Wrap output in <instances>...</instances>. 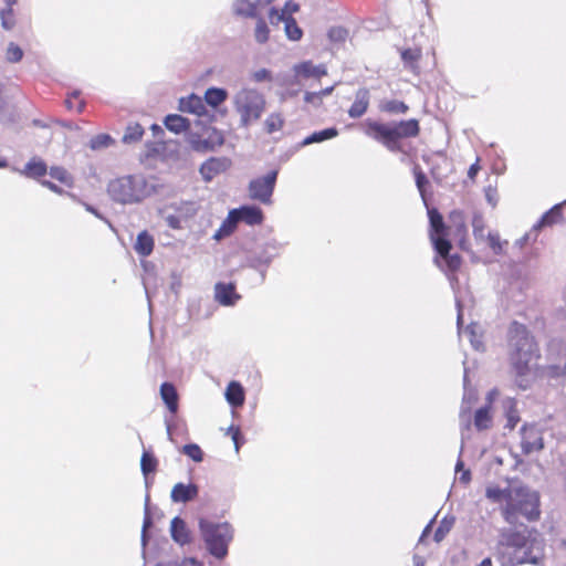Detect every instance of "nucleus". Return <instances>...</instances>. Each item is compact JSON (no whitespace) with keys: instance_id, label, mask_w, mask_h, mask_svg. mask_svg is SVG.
Listing matches in <instances>:
<instances>
[{"instance_id":"nucleus-1","label":"nucleus","mask_w":566,"mask_h":566,"mask_svg":"<svg viewBox=\"0 0 566 566\" xmlns=\"http://www.w3.org/2000/svg\"><path fill=\"white\" fill-rule=\"evenodd\" d=\"M515 318L506 331L507 356L516 373V381L523 389L528 387L523 377L528 373L531 360V332L527 324V308L514 312Z\"/></svg>"},{"instance_id":"nucleus-2","label":"nucleus","mask_w":566,"mask_h":566,"mask_svg":"<svg viewBox=\"0 0 566 566\" xmlns=\"http://www.w3.org/2000/svg\"><path fill=\"white\" fill-rule=\"evenodd\" d=\"M364 133L381 143L390 151H400V140L416 138L420 134V123L417 118L405 119L394 124H384L367 119L363 123Z\"/></svg>"},{"instance_id":"nucleus-3","label":"nucleus","mask_w":566,"mask_h":566,"mask_svg":"<svg viewBox=\"0 0 566 566\" xmlns=\"http://www.w3.org/2000/svg\"><path fill=\"white\" fill-rule=\"evenodd\" d=\"M199 530L207 549L214 557L222 559L228 554V546L233 537V530L227 522L213 523L201 518Z\"/></svg>"},{"instance_id":"nucleus-4","label":"nucleus","mask_w":566,"mask_h":566,"mask_svg":"<svg viewBox=\"0 0 566 566\" xmlns=\"http://www.w3.org/2000/svg\"><path fill=\"white\" fill-rule=\"evenodd\" d=\"M233 104L244 127L258 120L265 108L264 96L254 88L240 90L234 95Z\"/></svg>"},{"instance_id":"nucleus-5","label":"nucleus","mask_w":566,"mask_h":566,"mask_svg":"<svg viewBox=\"0 0 566 566\" xmlns=\"http://www.w3.org/2000/svg\"><path fill=\"white\" fill-rule=\"evenodd\" d=\"M107 192L119 203L139 202L146 197V182L133 176L119 177L108 184Z\"/></svg>"},{"instance_id":"nucleus-6","label":"nucleus","mask_w":566,"mask_h":566,"mask_svg":"<svg viewBox=\"0 0 566 566\" xmlns=\"http://www.w3.org/2000/svg\"><path fill=\"white\" fill-rule=\"evenodd\" d=\"M276 178L277 170H272L265 176L252 179L248 187L250 199L263 205H271Z\"/></svg>"},{"instance_id":"nucleus-7","label":"nucleus","mask_w":566,"mask_h":566,"mask_svg":"<svg viewBox=\"0 0 566 566\" xmlns=\"http://www.w3.org/2000/svg\"><path fill=\"white\" fill-rule=\"evenodd\" d=\"M436 252L446 263V270L449 272H457L462 264V259L459 254H451L452 244L448 239L437 238L436 245H433Z\"/></svg>"},{"instance_id":"nucleus-8","label":"nucleus","mask_w":566,"mask_h":566,"mask_svg":"<svg viewBox=\"0 0 566 566\" xmlns=\"http://www.w3.org/2000/svg\"><path fill=\"white\" fill-rule=\"evenodd\" d=\"M208 137L193 136L190 140L191 147L197 151L213 150L216 146L223 144V136L217 129L207 130Z\"/></svg>"},{"instance_id":"nucleus-9","label":"nucleus","mask_w":566,"mask_h":566,"mask_svg":"<svg viewBox=\"0 0 566 566\" xmlns=\"http://www.w3.org/2000/svg\"><path fill=\"white\" fill-rule=\"evenodd\" d=\"M428 216L430 220L429 237L432 244L436 245L437 238L448 239V228L443 222L441 213L437 209H430L428 211Z\"/></svg>"},{"instance_id":"nucleus-10","label":"nucleus","mask_w":566,"mask_h":566,"mask_svg":"<svg viewBox=\"0 0 566 566\" xmlns=\"http://www.w3.org/2000/svg\"><path fill=\"white\" fill-rule=\"evenodd\" d=\"M296 77L310 78L314 77L319 80L327 74L326 66L324 64L314 65L312 61H303L293 67Z\"/></svg>"},{"instance_id":"nucleus-11","label":"nucleus","mask_w":566,"mask_h":566,"mask_svg":"<svg viewBox=\"0 0 566 566\" xmlns=\"http://www.w3.org/2000/svg\"><path fill=\"white\" fill-rule=\"evenodd\" d=\"M370 103L369 91L365 87L359 88L355 94V99L348 108V116L350 118L361 117L368 109Z\"/></svg>"},{"instance_id":"nucleus-12","label":"nucleus","mask_w":566,"mask_h":566,"mask_svg":"<svg viewBox=\"0 0 566 566\" xmlns=\"http://www.w3.org/2000/svg\"><path fill=\"white\" fill-rule=\"evenodd\" d=\"M199 489L196 484L177 483L174 485L170 497L175 503H186L198 496Z\"/></svg>"},{"instance_id":"nucleus-13","label":"nucleus","mask_w":566,"mask_h":566,"mask_svg":"<svg viewBox=\"0 0 566 566\" xmlns=\"http://www.w3.org/2000/svg\"><path fill=\"white\" fill-rule=\"evenodd\" d=\"M262 4V0H256L254 2L250 0H237L233 3V13L238 17L256 19Z\"/></svg>"},{"instance_id":"nucleus-14","label":"nucleus","mask_w":566,"mask_h":566,"mask_svg":"<svg viewBox=\"0 0 566 566\" xmlns=\"http://www.w3.org/2000/svg\"><path fill=\"white\" fill-rule=\"evenodd\" d=\"M240 221L249 226L261 224L264 220L263 211L255 206H242L235 209Z\"/></svg>"},{"instance_id":"nucleus-15","label":"nucleus","mask_w":566,"mask_h":566,"mask_svg":"<svg viewBox=\"0 0 566 566\" xmlns=\"http://www.w3.org/2000/svg\"><path fill=\"white\" fill-rule=\"evenodd\" d=\"M229 166V163L226 159L220 158H210L206 160L201 167L200 172L205 180H212L218 174L224 171Z\"/></svg>"},{"instance_id":"nucleus-16","label":"nucleus","mask_w":566,"mask_h":566,"mask_svg":"<svg viewBox=\"0 0 566 566\" xmlns=\"http://www.w3.org/2000/svg\"><path fill=\"white\" fill-rule=\"evenodd\" d=\"M216 300L222 305H232L240 297L235 293V286L232 283H217L214 287Z\"/></svg>"},{"instance_id":"nucleus-17","label":"nucleus","mask_w":566,"mask_h":566,"mask_svg":"<svg viewBox=\"0 0 566 566\" xmlns=\"http://www.w3.org/2000/svg\"><path fill=\"white\" fill-rule=\"evenodd\" d=\"M179 109L185 113H191L198 116L207 113L205 101L195 94H191L187 98H181L179 103Z\"/></svg>"},{"instance_id":"nucleus-18","label":"nucleus","mask_w":566,"mask_h":566,"mask_svg":"<svg viewBox=\"0 0 566 566\" xmlns=\"http://www.w3.org/2000/svg\"><path fill=\"white\" fill-rule=\"evenodd\" d=\"M160 397L168 410L175 415L179 407V396L176 387L171 382H163L160 386Z\"/></svg>"},{"instance_id":"nucleus-19","label":"nucleus","mask_w":566,"mask_h":566,"mask_svg":"<svg viewBox=\"0 0 566 566\" xmlns=\"http://www.w3.org/2000/svg\"><path fill=\"white\" fill-rule=\"evenodd\" d=\"M48 172V166L45 161L39 157L31 158L24 168L21 170V174L28 178L40 179L44 177Z\"/></svg>"},{"instance_id":"nucleus-20","label":"nucleus","mask_w":566,"mask_h":566,"mask_svg":"<svg viewBox=\"0 0 566 566\" xmlns=\"http://www.w3.org/2000/svg\"><path fill=\"white\" fill-rule=\"evenodd\" d=\"M170 532L174 541L179 543L180 545L188 544L191 541L190 532L185 521L178 516L172 518Z\"/></svg>"},{"instance_id":"nucleus-21","label":"nucleus","mask_w":566,"mask_h":566,"mask_svg":"<svg viewBox=\"0 0 566 566\" xmlns=\"http://www.w3.org/2000/svg\"><path fill=\"white\" fill-rule=\"evenodd\" d=\"M300 10V6L290 0L286 1L283 9L280 11L276 8H271L269 11V19L272 24H279L282 20H285L287 17H292L293 13H296Z\"/></svg>"},{"instance_id":"nucleus-22","label":"nucleus","mask_w":566,"mask_h":566,"mask_svg":"<svg viewBox=\"0 0 566 566\" xmlns=\"http://www.w3.org/2000/svg\"><path fill=\"white\" fill-rule=\"evenodd\" d=\"M563 221L562 205L554 206L549 211L545 212L541 220L533 227L535 230H542Z\"/></svg>"},{"instance_id":"nucleus-23","label":"nucleus","mask_w":566,"mask_h":566,"mask_svg":"<svg viewBox=\"0 0 566 566\" xmlns=\"http://www.w3.org/2000/svg\"><path fill=\"white\" fill-rule=\"evenodd\" d=\"M226 398L233 407H240L244 403L245 395L243 387L238 381H231L226 390Z\"/></svg>"},{"instance_id":"nucleus-24","label":"nucleus","mask_w":566,"mask_h":566,"mask_svg":"<svg viewBox=\"0 0 566 566\" xmlns=\"http://www.w3.org/2000/svg\"><path fill=\"white\" fill-rule=\"evenodd\" d=\"M155 247L154 238L147 231H142L136 239L135 251L142 256L151 254Z\"/></svg>"},{"instance_id":"nucleus-25","label":"nucleus","mask_w":566,"mask_h":566,"mask_svg":"<svg viewBox=\"0 0 566 566\" xmlns=\"http://www.w3.org/2000/svg\"><path fill=\"white\" fill-rule=\"evenodd\" d=\"M165 126L168 130L179 134L188 130L190 124L189 120L181 115L170 114L165 118Z\"/></svg>"},{"instance_id":"nucleus-26","label":"nucleus","mask_w":566,"mask_h":566,"mask_svg":"<svg viewBox=\"0 0 566 566\" xmlns=\"http://www.w3.org/2000/svg\"><path fill=\"white\" fill-rule=\"evenodd\" d=\"M492 426L491 407L479 408L474 413V427L478 430H486Z\"/></svg>"},{"instance_id":"nucleus-27","label":"nucleus","mask_w":566,"mask_h":566,"mask_svg":"<svg viewBox=\"0 0 566 566\" xmlns=\"http://www.w3.org/2000/svg\"><path fill=\"white\" fill-rule=\"evenodd\" d=\"M228 97V93L223 88L210 87L205 93V104L217 107L222 104Z\"/></svg>"},{"instance_id":"nucleus-28","label":"nucleus","mask_w":566,"mask_h":566,"mask_svg":"<svg viewBox=\"0 0 566 566\" xmlns=\"http://www.w3.org/2000/svg\"><path fill=\"white\" fill-rule=\"evenodd\" d=\"M488 247L496 255L503 254L506 250L509 242L502 240L497 232H489L486 237Z\"/></svg>"},{"instance_id":"nucleus-29","label":"nucleus","mask_w":566,"mask_h":566,"mask_svg":"<svg viewBox=\"0 0 566 566\" xmlns=\"http://www.w3.org/2000/svg\"><path fill=\"white\" fill-rule=\"evenodd\" d=\"M485 495L492 502L501 503L509 501L512 494L510 489H501L497 485H490L486 489Z\"/></svg>"},{"instance_id":"nucleus-30","label":"nucleus","mask_w":566,"mask_h":566,"mask_svg":"<svg viewBox=\"0 0 566 566\" xmlns=\"http://www.w3.org/2000/svg\"><path fill=\"white\" fill-rule=\"evenodd\" d=\"M338 135V130L335 127L326 128L319 132H315L312 135L307 136L303 145H310L313 143H321L331 138H334Z\"/></svg>"},{"instance_id":"nucleus-31","label":"nucleus","mask_w":566,"mask_h":566,"mask_svg":"<svg viewBox=\"0 0 566 566\" xmlns=\"http://www.w3.org/2000/svg\"><path fill=\"white\" fill-rule=\"evenodd\" d=\"M380 111L388 114H406L409 111V106L398 99L386 101L380 104Z\"/></svg>"},{"instance_id":"nucleus-32","label":"nucleus","mask_w":566,"mask_h":566,"mask_svg":"<svg viewBox=\"0 0 566 566\" xmlns=\"http://www.w3.org/2000/svg\"><path fill=\"white\" fill-rule=\"evenodd\" d=\"M285 24L284 30L286 36L292 41H298L303 36V31L298 27L296 20L293 17H287L285 20H282Z\"/></svg>"},{"instance_id":"nucleus-33","label":"nucleus","mask_w":566,"mask_h":566,"mask_svg":"<svg viewBox=\"0 0 566 566\" xmlns=\"http://www.w3.org/2000/svg\"><path fill=\"white\" fill-rule=\"evenodd\" d=\"M144 136V128L140 124L134 123L127 126L126 132L123 136V142L130 144L139 142Z\"/></svg>"},{"instance_id":"nucleus-34","label":"nucleus","mask_w":566,"mask_h":566,"mask_svg":"<svg viewBox=\"0 0 566 566\" xmlns=\"http://www.w3.org/2000/svg\"><path fill=\"white\" fill-rule=\"evenodd\" d=\"M65 106L70 111L82 113L85 107V101L81 96L80 91H74L67 95L65 99Z\"/></svg>"},{"instance_id":"nucleus-35","label":"nucleus","mask_w":566,"mask_h":566,"mask_svg":"<svg viewBox=\"0 0 566 566\" xmlns=\"http://www.w3.org/2000/svg\"><path fill=\"white\" fill-rule=\"evenodd\" d=\"M256 19L258 20L254 29V38L258 43L264 44L270 39V28L268 27L263 18L258 17Z\"/></svg>"},{"instance_id":"nucleus-36","label":"nucleus","mask_w":566,"mask_h":566,"mask_svg":"<svg viewBox=\"0 0 566 566\" xmlns=\"http://www.w3.org/2000/svg\"><path fill=\"white\" fill-rule=\"evenodd\" d=\"M158 467L157 459L149 452H144L140 459V469L145 476L155 473Z\"/></svg>"},{"instance_id":"nucleus-37","label":"nucleus","mask_w":566,"mask_h":566,"mask_svg":"<svg viewBox=\"0 0 566 566\" xmlns=\"http://www.w3.org/2000/svg\"><path fill=\"white\" fill-rule=\"evenodd\" d=\"M49 172L53 179L57 180L62 185H64L66 187H72L73 178L65 168L59 167V166H53L50 168Z\"/></svg>"},{"instance_id":"nucleus-38","label":"nucleus","mask_w":566,"mask_h":566,"mask_svg":"<svg viewBox=\"0 0 566 566\" xmlns=\"http://www.w3.org/2000/svg\"><path fill=\"white\" fill-rule=\"evenodd\" d=\"M239 217L237 214V211L235 209H232L229 213H228V217L227 219L223 221V223L221 224L220 229H219V233L221 235H229L230 233H232L235 228H237V224L239 222Z\"/></svg>"},{"instance_id":"nucleus-39","label":"nucleus","mask_w":566,"mask_h":566,"mask_svg":"<svg viewBox=\"0 0 566 566\" xmlns=\"http://www.w3.org/2000/svg\"><path fill=\"white\" fill-rule=\"evenodd\" d=\"M0 19L1 27L7 31L12 30L17 23L14 11L11 8H3L0 11Z\"/></svg>"},{"instance_id":"nucleus-40","label":"nucleus","mask_w":566,"mask_h":566,"mask_svg":"<svg viewBox=\"0 0 566 566\" xmlns=\"http://www.w3.org/2000/svg\"><path fill=\"white\" fill-rule=\"evenodd\" d=\"M114 139L108 134H98L90 140V147L93 150L111 146Z\"/></svg>"},{"instance_id":"nucleus-41","label":"nucleus","mask_w":566,"mask_h":566,"mask_svg":"<svg viewBox=\"0 0 566 566\" xmlns=\"http://www.w3.org/2000/svg\"><path fill=\"white\" fill-rule=\"evenodd\" d=\"M542 376L547 378H558L566 375V358L563 364L552 365L541 370Z\"/></svg>"},{"instance_id":"nucleus-42","label":"nucleus","mask_w":566,"mask_h":566,"mask_svg":"<svg viewBox=\"0 0 566 566\" xmlns=\"http://www.w3.org/2000/svg\"><path fill=\"white\" fill-rule=\"evenodd\" d=\"M22 57H23L22 49L19 45H17L15 43L10 42L7 48V51H6L7 61L10 63H17V62H20L22 60Z\"/></svg>"},{"instance_id":"nucleus-43","label":"nucleus","mask_w":566,"mask_h":566,"mask_svg":"<svg viewBox=\"0 0 566 566\" xmlns=\"http://www.w3.org/2000/svg\"><path fill=\"white\" fill-rule=\"evenodd\" d=\"M264 124H265L266 132L269 134H272L274 132L282 129V127L284 125V120L279 114H271L265 119Z\"/></svg>"},{"instance_id":"nucleus-44","label":"nucleus","mask_w":566,"mask_h":566,"mask_svg":"<svg viewBox=\"0 0 566 566\" xmlns=\"http://www.w3.org/2000/svg\"><path fill=\"white\" fill-rule=\"evenodd\" d=\"M182 452L192 459L195 462H201L203 460V452L201 448L196 443H189L184 446Z\"/></svg>"},{"instance_id":"nucleus-45","label":"nucleus","mask_w":566,"mask_h":566,"mask_svg":"<svg viewBox=\"0 0 566 566\" xmlns=\"http://www.w3.org/2000/svg\"><path fill=\"white\" fill-rule=\"evenodd\" d=\"M348 38V31L344 27H333L328 31V39L332 42L343 43Z\"/></svg>"},{"instance_id":"nucleus-46","label":"nucleus","mask_w":566,"mask_h":566,"mask_svg":"<svg viewBox=\"0 0 566 566\" xmlns=\"http://www.w3.org/2000/svg\"><path fill=\"white\" fill-rule=\"evenodd\" d=\"M506 543L509 546L522 548L526 546L527 537L518 532H512L506 536Z\"/></svg>"},{"instance_id":"nucleus-47","label":"nucleus","mask_w":566,"mask_h":566,"mask_svg":"<svg viewBox=\"0 0 566 566\" xmlns=\"http://www.w3.org/2000/svg\"><path fill=\"white\" fill-rule=\"evenodd\" d=\"M227 433L231 437V439H232V441L234 443L235 451L239 452L241 446L244 443V439H243V436L241 433L240 427L231 424L228 428Z\"/></svg>"},{"instance_id":"nucleus-48","label":"nucleus","mask_w":566,"mask_h":566,"mask_svg":"<svg viewBox=\"0 0 566 566\" xmlns=\"http://www.w3.org/2000/svg\"><path fill=\"white\" fill-rule=\"evenodd\" d=\"M304 101L315 106H321L323 103V99L318 92H306L304 95Z\"/></svg>"},{"instance_id":"nucleus-49","label":"nucleus","mask_w":566,"mask_h":566,"mask_svg":"<svg viewBox=\"0 0 566 566\" xmlns=\"http://www.w3.org/2000/svg\"><path fill=\"white\" fill-rule=\"evenodd\" d=\"M271 78V72L266 69H261L253 73V80L256 82L270 81Z\"/></svg>"},{"instance_id":"nucleus-50","label":"nucleus","mask_w":566,"mask_h":566,"mask_svg":"<svg viewBox=\"0 0 566 566\" xmlns=\"http://www.w3.org/2000/svg\"><path fill=\"white\" fill-rule=\"evenodd\" d=\"M428 182L426 175L419 170L416 171V184L421 193L424 192V185Z\"/></svg>"},{"instance_id":"nucleus-51","label":"nucleus","mask_w":566,"mask_h":566,"mask_svg":"<svg viewBox=\"0 0 566 566\" xmlns=\"http://www.w3.org/2000/svg\"><path fill=\"white\" fill-rule=\"evenodd\" d=\"M420 54L411 49H407L401 53V57L403 61H416L418 60Z\"/></svg>"},{"instance_id":"nucleus-52","label":"nucleus","mask_w":566,"mask_h":566,"mask_svg":"<svg viewBox=\"0 0 566 566\" xmlns=\"http://www.w3.org/2000/svg\"><path fill=\"white\" fill-rule=\"evenodd\" d=\"M41 184H42V186L46 187L48 189H50L51 191H53L55 193L61 195L63 192V190L59 186L53 184L52 181L43 180V181H41Z\"/></svg>"},{"instance_id":"nucleus-53","label":"nucleus","mask_w":566,"mask_h":566,"mask_svg":"<svg viewBox=\"0 0 566 566\" xmlns=\"http://www.w3.org/2000/svg\"><path fill=\"white\" fill-rule=\"evenodd\" d=\"M480 170V165H479V159L472 164L468 170V176L470 179H474L476 174L479 172Z\"/></svg>"},{"instance_id":"nucleus-54","label":"nucleus","mask_w":566,"mask_h":566,"mask_svg":"<svg viewBox=\"0 0 566 566\" xmlns=\"http://www.w3.org/2000/svg\"><path fill=\"white\" fill-rule=\"evenodd\" d=\"M167 223H168L171 228H174V229H178V228H180V221H179V219H178L177 217H175V216H168V217H167Z\"/></svg>"},{"instance_id":"nucleus-55","label":"nucleus","mask_w":566,"mask_h":566,"mask_svg":"<svg viewBox=\"0 0 566 566\" xmlns=\"http://www.w3.org/2000/svg\"><path fill=\"white\" fill-rule=\"evenodd\" d=\"M333 91H334V86H329V87L321 90L318 93H319L321 97L323 98L325 96L331 95Z\"/></svg>"},{"instance_id":"nucleus-56","label":"nucleus","mask_w":566,"mask_h":566,"mask_svg":"<svg viewBox=\"0 0 566 566\" xmlns=\"http://www.w3.org/2000/svg\"><path fill=\"white\" fill-rule=\"evenodd\" d=\"M537 500H538V496L535 495V493H533V506H535V501H537ZM538 514H539V512L536 511L535 507H533V513H532L533 521L538 517Z\"/></svg>"},{"instance_id":"nucleus-57","label":"nucleus","mask_w":566,"mask_h":566,"mask_svg":"<svg viewBox=\"0 0 566 566\" xmlns=\"http://www.w3.org/2000/svg\"><path fill=\"white\" fill-rule=\"evenodd\" d=\"M443 535H444V533H443L442 528H441V527H439V528L436 531V533H434V538H436V541H437V542H440V541L443 538Z\"/></svg>"},{"instance_id":"nucleus-58","label":"nucleus","mask_w":566,"mask_h":566,"mask_svg":"<svg viewBox=\"0 0 566 566\" xmlns=\"http://www.w3.org/2000/svg\"><path fill=\"white\" fill-rule=\"evenodd\" d=\"M3 1L6 4V8H11V9H13V7L18 3V0H3Z\"/></svg>"},{"instance_id":"nucleus-59","label":"nucleus","mask_w":566,"mask_h":566,"mask_svg":"<svg viewBox=\"0 0 566 566\" xmlns=\"http://www.w3.org/2000/svg\"><path fill=\"white\" fill-rule=\"evenodd\" d=\"M479 566H492V559L486 557L479 564Z\"/></svg>"},{"instance_id":"nucleus-60","label":"nucleus","mask_w":566,"mask_h":566,"mask_svg":"<svg viewBox=\"0 0 566 566\" xmlns=\"http://www.w3.org/2000/svg\"><path fill=\"white\" fill-rule=\"evenodd\" d=\"M474 229H476V231L474 232L476 238L482 237L483 228L474 227Z\"/></svg>"},{"instance_id":"nucleus-61","label":"nucleus","mask_w":566,"mask_h":566,"mask_svg":"<svg viewBox=\"0 0 566 566\" xmlns=\"http://www.w3.org/2000/svg\"><path fill=\"white\" fill-rule=\"evenodd\" d=\"M454 217H459L460 219H462L461 213H460V212H457V211H454V212H452V213L450 214V218H454Z\"/></svg>"},{"instance_id":"nucleus-62","label":"nucleus","mask_w":566,"mask_h":566,"mask_svg":"<svg viewBox=\"0 0 566 566\" xmlns=\"http://www.w3.org/2000/svg\"><path fill=\"white\" fill-rule=\"evenodd\" d=\"M8 166V163L4 159L0 158V168H4Z\"/></svg>"},{"instance_id":"nucleus-63","label":"nucleus","mask_w":566,"mask_h":566,"mask_svg":"<svg viewBox=\"0 0 566 566\" xmlns=\"http://www.w3.org/2000/svg\"><path fill=\"white\" fill-rule=\"evenodd\" d=\"M544 446H543V441L542 439H539L537 442H536V448L537 449H542Z\"/></svg>"},{"instance_id":"nucleus-64","label":"nucleus","mask_w":566,"mask_h":566,"mask_svg":"<svg viewBox=\"0 0 566 566\" xmlns=\"http://www.w3.org/2000/svg\"><path fill=\"white\" fill-rule=\"evenodd\" d=\"M149 523H150V522H149V520H146V521H145V524H144V531H145V530H146V527L149 525Z\"/></svg>"}]
</instances>
